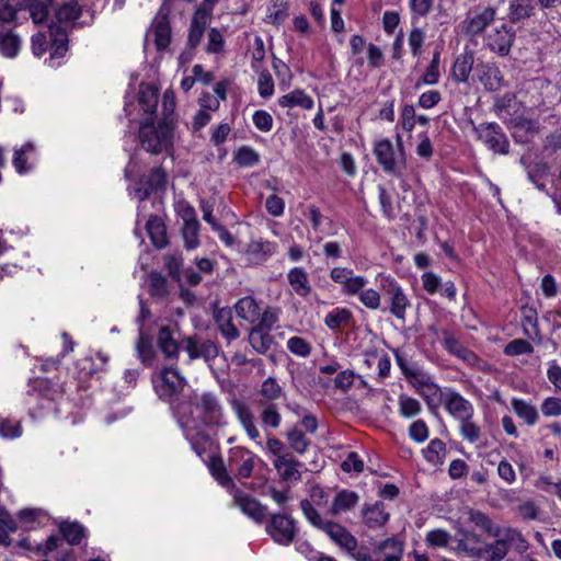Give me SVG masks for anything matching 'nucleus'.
<instances>
[{"mask_svg":"<svg viewBox=\"0 0 561 561\" xmlns=\"http://www.w3.org/2000/svg\"><path fill=\"white\" fill-rule=\"evenodd\" d=\"M159 90L153 83L141 82L136 93L125 95L124 113L129 123L138 124L141 147L152 153L172 149L173 130L175 126V95L168 89L163 95V118L153 125L157 117Z\"/></svg>","mask_w":561,"mask_h":561,"instance_id":"f257e3e1","label":"nucleus"},{"mask_svg":"<svg viewBox=\"0 0 561 561\" xmlns=\"http://www.w3.org/2000/svg\"><path fill=\"white\" fill-rule=\"evenodd\" d=\"M469 519L484 534L495 538L492 542H485L486 561H502L508 554L511 546L516 545L518 548H526L527 541L523 534L513 527H501L495 524L489 515L481 511L471 510Z\"/></svg>","mask_w":561,"mask_h":561,"instance_id":"f03ea898","label":"nucleus"},{"mask_svg":"<svg viewBox=\"0 0 561 561\" xmlns=\"http://www.w3.org/2000/svg\"><path fill=\"white\" fill-rule=\"evenodd\" d=\"M330 278L340 285L343 296L357 297L362 305L369 310L380 308L381 296L377 290L366 288L368 284L366 276L356 275L352 268L336 266L330 271Z\"/></svg>","mask_w":561,"mask_h":561,"instance_id":"7ed1b4c3","label":"nucleus"},{"mask_svg":"<svg viewBox=\"0 0 561 561\" xmlns=\"http://www.w3.org/2000/svg\"><path fill=\"white\" fill-rule=\"evenodd\" d=\"M300 508L308 522L324 531L330 539L344 550H354L356 538L342 525L323 518L308 500L300 502Z\"/></svg>","mask_w":561,"mask_h":561,"instance_id":"20e7f679","label":"nucleus"},{"mask_svg":"<svg viewBox=\"0 0 561 561\" xmlns=\"http://www.w3.org/2000/svg\"><path fill=\"white\" fill-rule=\"evenodd\" d=\"M167 190V172L163 168H153L149 174L140 175L134 184L127 187L128 193L134 195L139 202H144L151 195L156 198Z\"/></svg>","mask_w":561,"mask_h":561,"instance_id":"39448f33","label":"nucleus"},{"mask_svg":"<svg viewBox=\"0 0 561 561\" xmlns=\"http://www.w3.org/2000/svg\"><path fill=\"white\" fill-rule=\"evenodd\" d=\"M171 1L172 0L163 1L152 21L150 30L146 34V41H148L149 37H153V43L158 50L165 49L171 42V25L169 20V15L171 13Z\"/></svg>","mask_w":561,"mask_h":561,"instance_id":"423d86ee","label":"nucleus"},{"mask_svg":"<svg viewBox=\"0 0 561 561\" xmlns=\"http://www.w3.org/2000/svg\"><path fill=\"white\" fill-rule=\"evenodd\" d=\"M478 139L490 150L499 154H507L510 142L501 126L496 123H482L473 125Z\"/></svg>","mask_w":561,"mask_h":561,"instance_id":"0eeeda50","label":"nucleus"},{"mask_svg":"<svg viewBox=\"0 0 561 561\" xmlns=\"http://www.w3.org/2000/svg\"><path fill=\"white\" fill-rule=\"evenodd\" d=\"M552 90L550 82L535 78L519 92V102L529 111L539 110L546 105V98Z\"/></svg>","mask_w":561,"mask_h":561,"instance_id":"6e6552de","label":"nucleus"},{"mask_svg":"<svg viewBox=\"0 0 561 561\" xmlns=\"http://www.w3.org/2000/svg\"><path fill=\"white\" fill-rule=\"evenodd\" d=\"M152 385L158 398L170 404V410L175 414L173 405L175 396V368L171 366L163 367L160 371L152 375Z\"/></svg>","mask_w":561,"mask_h":561,"instance_id":"1a4fd4ad","label":"nucleus"},{"mask_svg":"<svg viewBox=\"0 0 561 561\" xmlns=\"http://www.w3.org/2000/svg\"><path fill=\"white\" fill-rule=\"evenodd\" d=\"M374 153L382 170L397 178H402L399 153L394 151L392 142L388 138H381L374 144Z\"/></svg>","mask_w":561,"mask_h":561,"instance_id":"9d476101","label":"nucleus"},{"mask_svg":"<svg viewBox=\"0 0 561 561\" xmlns=\"http://www.w3.org/2000/svg\"><path fill=\"white\" fill-rule=\"evenodd\" d=\"M266 533L278 545L288 546L296 535L295 522L287 515L274 514L266 525Z\"/></svg>","mask_w":561,"mask_h":561,"instance_id":"9b49d317","label":"nucleus"},{"mask_svg":"<svg viewBox=\"0 0 561 561\" xmlns=\"http://www.w3.org/2000/svg\"><path fill=\"white\" fill-rule=\"evenodd\" d=\"M178 208L182 211L184 226L181 230L183 245L187 251L195 250L199 247V222L195 217V210L192 207L180 203Z\"/></svg>","mask_w":561,"mask_h":561,"instance_id":"f8f14e48","label":"nucleus"},{"mask_svg":"<svg viewBox=\"0 0 561 561\" xmlns=\"http://www.w3.org/2000/svg\"><path fill=\"white\" fill-rule=\"evenodd\" d=\"M443 403L445 410L458 422L474 415L473 404L456 390L444 392Z\"/></svg>","mask_w":561,"mask_h":561,"instance_id":"ddd939ff","label":"nucleus"},{"mask_svg":"<svg viewBox=\"0 0 561 561\" xmlns=\"http://www.w3.org/2000/svg\"><path fill=\"white\" fill-rule=\"evenodd\" d=\"M404 377L416 392L424 398H427V392L436 394L440 391V388L434 381L433 376L417 364L411 366V369L404 375Z\"/></svg>","mask_w":561,"mask_h":561,"instance_id":"4468645a","label":"nucleus"},{"mask_svg":"<svg viewBox=\"0 0 561 561\" xmlns=\"http://www.w3.org/2000/svg\"><path fill=\"white\" fill-rule=\"evenodd\" d=\"M515 38V33L505 24L493 28L486 36V46L500 56L508 55Z\"/></svg>","mask_w":561,"mask_h":561,"instance_id":"2eb2a0df","label":"nucleus"},{"mask_svg":"<svg viewBox=\"0 0 561 561\" xmlns=\"http://www.w3.org/2000/svg\"><path fill=\"white\" fill-rule=\"evenodd\" d=\"M229 467L237 470L240 479L250 478L255 463V455L242 447L231 448L229 451Z\"/></svg>","mask_w":561,"mask_h":561,"instance_id":"dca6fc26","label":"nucleus"},{"mask_svg":"<svg viewBox=\"0 0 561 561\" xmlns=\"http://www.w3.org/2000/svg\"><path fill=\"white\" fill-rule=\"evenodd\" d=\"M273 465L283 481L293 483L301 479L300 468L304 465L291 454L275 458Z\"/></svg>","mask_w":561,"mask_h":561,"instance_id":"f3484780","label":"nucleus"},{"mask_svg":"<svg viewBox=\"0 0 561 561\" xmlns=\"http://www.w3.org/2000/svg\"><path fill=\"white\" fill-rule=\"evenodd\" d=\"M230 405L247 435L252 440L260 438V432L256 427L255 417L251 409L243 401L238 399L231 400Z\"/></svg>","mask_w":561,"mask_h":561,"instance_id":"a211bd4d","label":"nucleus"},{"mask_svg":"<svg viewBox=\"0 0 561 561\" xmlns=\"http://www.w3.org/2000/svg\"><path fill=\"white\" fill-rule=\"evenodd\" d=\"M386 294L389 296L390 300V313L396 318L403 320L405 318L407 309L410 306V301L402 287L394 279H389Z\"/></svg>","mask_w":561,"mask_h":561,"instance_id":"6ab92c4d","label":"nucleus"},{"mask_svg":"<svg viewBox=\"0 0 561 561\" xmlns=\"http://www.w3.org/2000/svg\"><path fill=\"white\" fill-rule=\"evenodd\" d=\"M183 348L187 352L191 359L205 358L210 359L217 355V347L210 341L201 342L197 337H187L178 343V351Z\"/></svg>","mask_w":561,"mask_h":561,"instance_id":"aec40b11","label":"nucleus"},{"mask_svg":"<svg viewBox=\"0 0 561 561\" xmlns=\"http://www.w3.org/2000/svg\"><path fill=\"white\" fill-rule=\"evenodd\" d=\"M234 504L241 510L243 514L252 518L256 523H261L267 516V507L262 505L254 497L243 494L236 493Z\"/></svg>","mask_w":561,"mask_h":561,"instance_id":"412c9836","label":"nucleus"},{"mask_svg":"<svg viewBox=\"0 0 561 561\" xmlns=\"http://www.w3.org/2000/svg\"><path fill=\"white\" fill-rule=\"evenodd\" d=\"M359 503V495L351 490L342 489L336 492L332 500L328 514L339 516L352 511Z\"/></svg>","mask_w":561,"mask_h":561,"instance_id":"4be33fe9","label":"nucleus"},{"mask_svg":"<svg viewBox=\"0 0 561 561\" xmlns=\"http://www.w3.org/2000/svg\"><path fill=\"white\" fill-rule=\"evenodd\" d=\"M277 250V244L272 241L259 239L251 240L247 247L245 254L249 262L253 264H262Z\"/></svg>","mask_w":561,"mask_h":561,"instance_id":"5701e85b","label":"nucleus"},{"mask_svg":"<svg viewBox=\"0 0 561 561\" xmlns=\"http://www.w3.org/2000/svg\"><path fill=\"white\" fill-rule=\"evenodd\" d=\"M477 75L479 81L489 91H497L503 84V77L499 67L491 62H481L477 65Z\"/></svg>","mask_w":561,"mask_h":561,"instance_id":"b1692460","label":"nucleus"},{"mask_svg":"<svg viewBox=\"0 0 561 561\" xmlns=\"http://www.w3.org/2000/svg\"><path fill=\"white\" fill-rule=\"evenodd\" d=\"M210 16L211 14L204 11V9H195L187 36L190 48L194 49L201 43Z\"/></svg>","mask_w":561,"mask_h":561,"instance_id":"393cba45","label":"nucleus"},{"mask_svg":"<svg viewBox=\"0 0 561 561\" xmlns=\"http://www.w3.org/2000/svg\"><path fill=\"white\" fill-rule=\"evenodd\" d=\"M197 408L204 413L207 422L214 424L221 422L224 416L222 407L215 394L204 393L197 402Z\"/></svg>","mask_w":561,"mask_h":561,"instance_id":"a878e982","label":"nucleus"},{"mask_svg":"<svg viewBox=\"0 0 561 561\" xmlns=\"http://www.w3.org/2000/svg\"><path fill=\"white\" fill-rule=\"evenodd\" d=\"M496 11L492 7L484 8L466 20V33L476 36L481 34L495 19Z\"/></svg>","mask_w":561,"mask_h":561,"instance_id":"bb28decb","label":"nucleus"},{"mask_svg":"<svg viewBox=\"0 0 561 561\" xmlns=\"http://www.w3.org/2000/svg\"><path fill=\"white\" fill-rule=\"evenodd\" d=\"M186 438L188 439L192 449L203 461L218 453L215 442L207 434L186 433Z\"/></svg>","mask_w":561,"mask_h":561,"instance_id":"cd10ccee","label":"nucleus"},{"mask_svg":"<svg viewBox=\"0 0 561 561\" xmlns=\"http://www.w3.org/2000/svg\"><path fill=\"white\" fill-rule=\"evenodd\" d=\"M362 516L364 524L369 528L382 527L389 519V513L382 502L365 505L362 510Z\"/></svg>","mask_w":561,"mask_h":561,"instance_id":"c85d7f7f","label":"nucleus"},{"mask_svg":"<svg viewBox=\"0 0 561 561\" xmlns=\"http://www.w3.org/2000/svg\"><path fill=\"white\" fill-rule=\"evenodd\" d=\"M215 322L221 334L232 341L239 337V331L233 324L232 310L230 308H217L214 312Z\"/></svg>","mask_w":561,"mask_h":561,"instance_id":"c756f323","label":"nucleus"},{"mask_svg":"<svg viewBox=\"0 0 561 561\" xmlns=\"http://www.w3.org/2000/svg\"><path fill=\"white\" fill-rule=\"evenodd\" d=\"M474 64V54L471 50H465L454 61L451 76L457 82L468 81Z\"/></svg>","mask_w":561,"mask_h":561,"instance_id":"7c9ffc66","label":"nucleus"},{"mask_svg":"<svg viewBox=\"0 0 561 561\" xmlns=\"http://www.w3.org/2000/svg\"><path fill=\"white\" fill-rule=\"evenodd\" d=\"M49 49L50 58H61L68 50V34L59 25H49Z\"/></svg>","mask_w":561,"mask_h":561,"instance_id":"2f4dec72","label":"nucleus"},{"mask_svg":"<svg viewBox=\"0 0 561 561\" xmlns=\"http://www.w3.org/2000/svg\"><path fill=\"white\" fill-rule=\"evenodd\" d=\"M376 552L378 553V561H400L403 554V542L398 538H388L380 542Z\"/></svg>","mask_w":561,"mask_h":561,"instance_id":"473e14b6","label":"nucleus"},{"mask_svg":"<svg viewBox=\"0 0 561 561\" xmlns=\"http://www.w3.org/2000/svg\"><path fill=\"white\" fill-rule=\"evenodd\" d=\"M58 530L61 538L66 540L70 546H78L82 539L87 536V530L79 522L62 520L58 525Z\"/></svg>","mask_w":561,"mask_h":561,"instance_id":"72a5a7b5","label":"nucleus"},{"mask_svg":"<svg viewBox=\"0 0 561 561\" xmlns=\"http://www.w3.org/2000/svg\"><path fill=\"white\" fill-rule=\"evenodd\" d=\"M287 280L293 290L302 298H306L311 293V286L308 279V274L302 267H293L287 274Z\"/></svg>","mask_w":561,"mask_h":561,"instance_id":"f704fd0d","label":"nucleus"},{"mask_svg":"<svg viewBox=\"0 0 561 561\" xmlns=\"http://www.w3.org/2000/svg\"><path fill=\"white\" fill-rule=\"evenodd\" d=\"M146 229L154 248L163 249L168 245L167 228L160 217L151 216L146 224Z\"/></svg>","mask_w":561,"mask_h":561,"instance_id":"c9c22d12","label":"nucleus"},{"mask_svg":"<svg viewBox=\"0 0 561 561\" xmlns=\"http://www.w3.org/2000/svg\"><path fill=\"white\" fill-rule=\"evenodd\" d=\"M278 104L282 107H296L299 106L304 110L313 108V99L308 95L304 90L296 89L278 99Z\"/></svg>","mask_w":561,"mask_h":561,"instance_id":"e433bc0d","label":"nucleus"},{"mask_svg":"<svg viewBox=\"0 0 561 561\" xmlns=\"http://www.w3.org/2000/svg\"><path fill=\"white\" fill-rule=\"evenodd\" d=\"M204 463L207 466V468H208L210 474L214 477V479L221 486L228 488V486L232 485V479L227 473L222 458L219 456L218 453L210 456L208 459H205Z\"/></svg>","mask_w":561,"mask_h":561,"instance_id":"4c0bfd02","label":"nucleus"},{"mask_svg":"<svg viewBox=\"0 0 561 561\" xmlns=\"http://www.w3.org/2000/svg\"><path fill=\"white\" fill-rule=\"evenodd\" d=\"M511 405L516 415L522 419L528 426L537 423L539 415L537 409L523 399L513 398Z\"/></svg>","mask_w":561,"mask_h":561,"instance_id":"58836bf2","label":"nucleus"},{"mask_svg":"<svg viewBox=\"0 0 561 561\" xmlns=\"http://www.w3.org/2000/svg\"><path fill=\"white\" fill-rule=\"evenodd\" d=\"M138 358L144 365H150L156 357V351L152 344V337L139 329V336L136 343Z\"/></svg>","mask_w":561,"mask_h":561,"instance_id":"ea45409f","label":"nucleus"},{"mask_svg":"<svg viewBox=\"0 0 561 561\" xmlns=\"http://www.w3.org/2000/svg\"><path fill=\"white\" fill-rule=\"evenodd\" d=\"M528 180L539 190L546 192V180L549 175V168L543 162H534L526 165Z\"/></svg>","mask_w":561,"mask_h":561,"instance_id":"a19ab883","label":"nucleus"},{"mask_svg":"<svg viewBox=\"0 0 561 561\" xmlns=\"http://www.w3.org/2000/svg\"><path fill=\"white\" fill-rule=\"evenodd\" d=\"M536 9L535 0H513L510 4V19L518 22L530 18Z\"/></svg>","mask_w":561,"mask_h":561,"instance_id":"79ce46f5","label":"nucleus"},{"mask_svg":"<svg viewBox=\"0 0 561 561\" xmlns=\"http://www.w3.org/2000/svg\"><path fill=\"white\" fill-rule=\"evenodd\" d=\"M249 343L259 353H266L273 343V336L268 331L254 327L249 333Z\"/></svg>","mask_w":561,"mask_h":561,"instance_id":"37998d69","label":"nucleus"},{"mask_svg":"<svg viewBox=\"0 0 561 561\" xmlns=\"http://www.w3.org/2000/svg\"><path fill=\"white\" fill-rule=\"evenodd\" d=\"M157 346L165 358L175 356V340L173 339V332L170 327L162 325L159 329Z\"/></svg>","mask_w":561,"mask_h":561,"instance_id":"c03bdc74","label":"nucleus"},{"mask_svg":"<svg viewBox=\"0 0 561 561\" xmlns=\"http://www.w3.org/2000/svg\"><path fill=\"white\" fill-rule=\"evenodd\" d=\"M459 434L463 440L477 444L482 438L481 427L473 421V416L459 421Z\"/></svg>","mask_w":561,"mask_h":561,"instance_id":"a18cd8bd","label":"nucleus"},{"mask_svg":"<svg viewBox=\"0 0 561 561\" xmlns=\"http://www.w3.org/2000/svg\"><path fill=\"white\" fill-rule=\"evenodd\" d=\"M236 312L248 322H255L259 319V306L252 297H243L234 306Z\"/></svg>","mask_w":561,"mask_h":561,"instance_id":"49530a36","label":"nucleus"},{"mask_svg":"<svg viewBox=\"0 0 561 561\" xmlns=\"http://www.w3.org/2000/svg\"><path fill=\"white\" fill-rule=\"evenodd\" d=\"M53 0H26L25 9L30 11L31 18L35 24L47 21Z\"/></svg>","mask_w":561,"mask_h":561,"instance_id":"de8ad7c7","label":"nucleus"},{"mask_svg":"<svg viewBox=\"0 0 561 561\" xmlns=\"http://www.w3.org/2000/svg\"><path fill=\"white\" fill-rule=\"evenodd\" d=\"M26 0H0V21L12 23L18 12L25 9Z\"/></svg>","mask_w":561,"mask_h":561,"instance_id":"09e8293b","label":"nucleus"},{"mask_svg":"<svg viewBox=\"0 0 561 561\" xmlns=\"http://www.w3.org/2000/svg\"><path fill=\"white\" fill-rule=\"evenodd\" d=\"M423 455L427 462L434 466L440 465L446 455V445L442 439L434 438L428 443L427 447L423 449Z\"/></svg>","mask_w":561,"mask_h":561,"instance_id":"8fccbe9b","label":"nucleus"},{"mask_svg":"<svg viewBox=\"0 0 561 561\" xmlns=\"http://www.w3.org/2000/svg\"><path fill=\"white\" fill-rule=\"evenodd\" d=\"M260 419L262 422V425L265 428H273L276 430L279 427L282 423V415L278 411V408L274 403L265 404L261 412H260Z\"/></svg>","mask_w":561,"mask_h":561,"instance_id":"3c124183","label":"nucleus"},{"mask_svg":"<svg viewBox=\"0 0 561 561\" xmlns=\"http://www.w3.org/2000/svg\"><path fill=\"white\" fill-rule=\"evenodd\" d=\"M149 294L156 298H163L169 294L167 278L157 271L150 272L148 276Z\"/></svg>","mask_w":561,"mask_h":561,"instance_id":"603ef678","label":"nucleus"},{"mask_svg":"<svg viewBox=\"0 0 561 561\" xmlns=\"http://www.w3.org/2000/svg\"><path fill=\"white\" fill-rule=\"evenodd\" d=\"M398 405L400 415L405 419H412L422 411L420 401L407 394L399 396Z\"/></svg>","mask_w":561,"mask_h":561,"instance_id":"864d4df0","label":"nucleus"},{"mask_svg":"<svg viewBox=\"0 0 561 561\" xmlns=\"http://www.w3.org/2000/svg\"><path fill=\"white\" fill-rule=\"evenodd\" d=\"M81 8L78 1L64 3L56 10V19L59 23L76 21L81 16Z\"/></svg>","mask_w":561,"mask_h":561,"instance_id":"5fc2aeb1","label":"nucleus"},{"mask_svg":"<svg viewBox=\"0 0 561 561\" xmlns=\"http://www.w3.org/2000/svg\"><path fill=\"white\" fill-rule=\"evenodd\" d=\"M20 48V38L13 32L0 33V51L5 57L16 56Z\"/></svg>","mask_w":561,"mask_h":561,"instance_id":"6e6d98bb","label":"nucleus"},{"mask_svg":"<svg viewBox=\"0 0 561 561\" xmlns=\"http://www.w3.org/2000/svg\"><path fill=\"white\" fill-rule=\"evenodd\" d=\"M352 313L346 308H336L324 318V323L330 330H339L351 320Z\"/></svg>","mask_w":561,"mask_h":561,"instance_id":"4d7b16f0","label":"nucleus"},{"mask_svg":"<svg viewBox=\"0 0 561 561\" xmlns=\"http://www.w3.org/2000/svg\"><path fill=\"white\" fill-rule=\"evenodd\" d=\"M236 162L242 168H252L260 162V154L249 146H242L234 156Z\"/></svg>","mask_w":561,"mask_h":561,"instance_id":"13d9d810","label":"nucleus"},{"mask_svg":"<svg viewBox=\"0 0 561 561\" xmlns=\"http://www.w3.org/2000/svg\"><path fill=\"white\" fill-rule=\"evenodd\" d=\"M260 394L270 403H273L283 396V388L275 378L268 377L262 382Z\"/></svg>","mask_w":561,"mask_h":561,"instance_id":"bf43d9fd","label":"nucleus"},{"mask_svg":"<svg viewBox=\"0 0 561 561\" xmlns=\"http://www.w3.org/2000/svg\"><path fill=\"white\" fill-rule=\"evenodd\" d=\"M453 550L457 554L465 553L468 557L472 558H482L484 554H486V549H484V545L474 546L463 536L457 540L456 546L453 548Z\"/></svg>","mask_w":561,"mask_h":561,"instance_id":"052dcab7","label":"nucleus"},{"mask_svg":"<svg viewBox=\"0 0 561 561\" xmlns=\"http://www.w3.org/2000/svg\"><path fill=\"white\" fill-rule=\"evenodd\" d=\"M286 437L290 448L300 455L305 454L310 445V440L305 433L296 427L290 430Z\"/></svg>","mask_w":561,"mask_h":561,"instance_id":"680f3d73","label":"nucleus"},{"mask_svg":"<svg viewBox=\"0 0 561 561\" xmlns=\"http://www.w3.org/2000/svg\"><path fill=\"white\" fill-rule=\"evenodd\" d=\"M287 348L290 353L299 357H308L312 350L310 343L300 336H291L288 339Z\"/></svg>","mask_w":561,"mask_h":561,"instance_id":"e2e57ef3","label":"nucleus"},{"mask_svg":"<svg viewBox=\"0 0 561 561\" xmlns=\"http://www.w3.org/2000/svg\"><path fill=\"white\" fill-rule=\"evenodd\" d=\"M534 352L533 345L523 339H516L506 344L504 353L507 356H518L523 354H531Z\"/></svg>","mask_w":561,"mask_h":561,"instance_id":"0e129e2a","label":"nucleus"},{"mask_svg":"<svg viewBox=\"0 0 561 561\" xmlns=\"http://www.w3.org/2000/svg\"><path fill=\"white\" fill-rule=\"evenodd\" d=\"M357 375L354 370L345 369L337 373L334 386L343 392H347L355 385Z\"/></svg>","mask_w":561,"mask_h":561,"instance_id":"69168bd1","label":"nucleus"},{"mask_svg":"<svg viewBox=\"0 0 561 561\" xmlns=\"http://www.w3.org/2000/svg\"><path fill=\"white\" fill-rule=\"evenodd\" d=\"M428 427L423 420L414 421L409 427V436L415 443H423L428 438Z\"/></svg>","mask_w":561,"mask_h":561,"instance_id":"338daca9","label":"nucleus"},{"mask_svg":"<svg viewBox=\"0 0 561 561\" xmlns=\"http://www.w3.org/2000/svg\"><path fill=\"white\" fill-rule=\"evenodd\" d=\"M22 434V428L19 422H13L10 419L0 417V436L3 438H16Z\"/></svg>","mask_w":561,"mask_h":561,"instance_id":"774afa93","label":"nucleus"}]
</instances>
